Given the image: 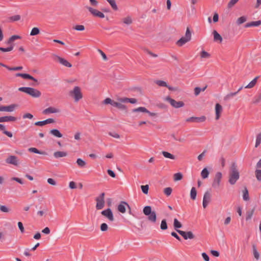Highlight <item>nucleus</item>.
<instances>
[{"mask_svg": "<svg viewBox=\"0 0 261 261\" xmlns=\"http://www.w3.org/2000/svg\"><path fill=\"white\" fill-rule=\"evenodd\" d=\"M68 95L75 102H79L83 98L82 88L78 86H74L73 88L69 91Z\"/></svg>", "mask_w": 261, "mask_h": 261, "instance_id": "nucleus-1", "label": "nucleus"}, {"mask_svg": "<svg viewBox=\"0 0 261 261\" xmlns=\"http://www.w3.org/2000/svg\"><path fill=\"white\" fill-rule=\"evenodd\" d=\"M240 177L239 172L237 169V166L235 163L231 165L229 177V182L233 185H234Z\"/></svg>", "mask_w": 261, "mask_h": 261, "instance_id": "nucleus-2", "label": "nucleus"}, {"mask_svg": "<svg viewBox=\"0 0 261 261\" xmlns=\"http://www.w3.org/2000/svg\"><path fill=\"white\" fill-rule=\"evenodd\" d=\"M143 212L145 216H147L149 221L152 223H155L156 222V214L154 211H152L150 206H146L143 210Z\"/></svg>", "mask_w": 261, "mask_h": 261, "instance_id": "nucleus-3", "label": "nucleus"}, {"mask_svg": "<svg viewBox=\"0 0 261 261\" xmlns=\"http://www.w3.org/2000/svg\"><path fill=\"white\" fill-rule=\"evenodd\" d=\"M18 90L35 98L40 97L41 94L40 91L31 87H20L18 88Z\"/></svg>", "mask_w": 261, "mask_h": 261, "instance_id": "nucleus-4", "label": "nucleus"}, {"mask_svg": "<svg viewBox=\"0 0 261 261\" xmlns=\"http://www.w3.org/2000/svg\"><path fill=\"white\" fill-rule=\"evenodd\" d=\"M191 33L190 29L187 28L185 36L182 37L179 40H178L176 42V44L179 46H182L183 45L191 40Z\"/></svg>", "mask_w": 261, "mask_h": 261, "instance_id": "nucleus-5", "label": "nucleus"}, {"mask_svg": "<svg viewBox=\"0 0 261 261\" xmlns=\"http://www.w3.org/2000/svg\"><path fill=\"white\" fill-rule=\"evenodd\" d=\"M105 193H101L98 196L95 198V201L96 202V208L97 210L102 209L105 206Z\"/></svg>", "mask_w": 261, "mask_h": 261, "instance_id": "nucleus-6", "label": "nucleus"}, {"mask_svg": "<svg viewBox=\"0 0 261 261\" xmlns=\"http://www.w3.org/2000/svg\"><path fill=\"white\" fill-rule=\"evenodd\" d=\"M222 178V174L220 172H218L215 174L212 186L214 189H218L220 187L221 179Z\"/></svg>", "mask_w": 261, "mask_h": 261, "instance_id": "nucleus-7", "label": "nucleus"}, {"mask_svg": "<svg viewBox=\"0 0 261 261\" xmlns=\"http://www.w3.org/2000/svg\"><path fill=\"white\" fill-rule=\"evenodd\" d=\"M165 100L169 102L170 104L175 108H179L184 107L185 105L184 102L182 101H176L169 96L165 97Z\"/></svg>", "mask_w": 261, "mask_h": 261, "instance_id": "nucleus-8", "label": "nucleus"}, {"mask_svg": "<svg viewBox=\"0 0 261 261\" xmlns=\"http://www.w3.org/2000/svg\"><path fill=\"white\" fill-rule=\"evenodd\" d=\"M61 112V110L59 108L50 106L43 110L42 114L43 115H49L51 114H59Z\"/></svg>", "mask_w": 261, "mask_h": 261, "instance_id": "nucleus-9", "label": "nucleus"}, {"mask_svg": "<svg viewBox=\"0 0 261 261\" xmlns=\"http://www.w3.org/2000/svg\"><path fill=\"white\" fill-rule=\"evenodd\" d=\"M86 8L93 16L95 17H97L100 18H103L105 16L103 13L96 9H94L92 7L86 6Z\"/></svg>", "mask_w": 261, "mask_h": 261, "instance_id": "nucleus-10", "label": "nucleus"}, {"mask_svg": "<svg viewBox=\"0 0 261 261\" xmlns=\"http://www.w3.org/2000/svg\"><path fill=\"white\" fill-rule=\"evenodd\" d=\"M6 162L7 164L18 166L20 164V161L18 158L15 155H10L6 159Z\"/></svg>", "mask_w": 261, "mask_h": 261, "instance_id": "nucleus-11", "label": "nucleus"}, {"mask_svg": "<svg viewBox=\"0 0 261 261\" xmlns=\"http://www.w3.org/2000/svg\"><path fill=\"white\" fill-rule=\"evenodd\" d=\"M55 60L58 62L60 64H62V65L65 67L69 68L72 67V64L70 63H69L65 59L62 58L59 56H55Z\"/></svg>", "mask_w": 261, "mask_h": 261, "instance_id": "nucleus-12", "label": "nucleus"}, {"mask_svg": "<svg viewBox=\"0 0 261 261\" xmlns=\"http://www.w3.org/2000/svg\"><path fill=\"white\" fill-rule=\"evenodd\" d=\"M101 214L102 216L108 218L109 221L111 222L114 221L113 214L110 208H107L105 210L102 211L101 212Z\"/></svg>", "mask_w": 261, "mask_h": 261, "instance_id": "nucleus-13", "label": "nucleus"}, {"mask_svg": "<svg viewBox=\"0 0 261 261\" xmlns=\"http://www.w3.org/2000/svg\"><path fill=\"white\" fill-rule=\"evenodd\" d=\"M206 117L204 116L201 117H191L187 118L186 121L187 122H202L205 121Z\"/></svg>", "mask_w": 261, "mask_h": 261, "instance_id": "nucleus-14", "label": "nucleus"}, {"mask_svg": "<svg viewBox=\"0 0 261 261\" xmlns=\"http://www.w3.org/2000/svg\"><path fill=\"white\" fill-rule=\"evenodd\" d=\"M17 107H18V105L17 104H11L9 106H1V112H12Z\"/></svg>", "mask_w": 261, "mask_h": 261, "instance_id": "nucleus-15", "label": "nucleus"}, {"mask_svg": "<svg viewBox=\"0 0 261 261\" xmlns=\"http://www.w3.org/2000/svg\"><path fill=\"white\" fill-rule=\"evenodd\" d=\"M122 99V98H118L117 99V101H114L113 102V107H116L118 108L119 110H125L126 109V107L123 105V103H125V102H122L121 101V99Z\"/></svg>", "mask_w": 261, "mask_h": 261, "instance_id": "nucleus-16", "label": "nucleus"}, {"mask_svg": "<svg viewBox=\"0 0 261 261\" xmlns=\"http://www.w3.org/2000/svg\"><path fill=\"white\" fill-rule=\"evenodd\" d=\"M211 193L208 191L205 192L204 194L202 201V205L204 208H206L208 205V203L211 201Z\"/></svg>", "mask_w": 261, "mask_h": 261, "instance_id": "nucleus-17", "label": "nucleus"}, {"mask_svg": "<svg viewBox=\"0 0 261 261\" xmlns=\"http://www.w3.org/2000/svg\"><path fill=\"white\" fill-rule=\"evenodd\" d=\"M177 232L180 234L185 240L193 239L194 238V235L191 231L186 232L182 230H177Z\"/></svg>", "mask_w": 261, "mask_h": 261, "instance_id": "nucleus-18", "label": "nucleus"}, {"mask_svg": "<svg viewBox=\"0 0 261 261\" xmlns=\"http://www.w3.org/2000/svg\"><path fill=\"white\" fill-rule=\"evenodd\" d=\"M215 111L216 114L215 119L216 120H218L220 118L223 111L222 107L219 103H216L215 105Z\"/></svg>", "mask_w": 261, "mask_h": 261, "instance_id": "nucleus-19", "label": "nucleus"}, {"mask_svg": "<svg viewBox=\"0 0 261 261\" xmlns=\"http://www.w3.org/2000/svg\"><path fill=\"white\" fill-rule=\"evenodd\" d=\"M16 76H20L24 79H29L32 80L35 82H37V80L35 79L33 76L27 73H18L15 74Z\"/></svg>", "mask_w": 261, "mask_h": 261, "instance_id": "nucleus-20", "label": "nucleus"}, {"mask_svg": "<svg viewBox=\"0 0 261 261\" xmlns=\"http://www.w3.org/2000/svg\"><path fill=\"white\" fill-rule=\"evenodd\" d=\"M126 206L129 208V205L125 202H121L118 206V210L121 213H125L126 212Z\"/></svg>", "mask_w": 261, "mask_h": 261, "instance_id": "nucleus-21", "label": "nucleus"}, {"mask_svg": "<svg viewBox=\"0 0 261 261\" xmlns=\"http://www.w3.org/2000/svg\"><path fill=\"white\" fill-rule=\"evenodd\" d=\"M122 22L126 25H129L133 23V20L132 17L130 15H127L121 19Z\"/></svg>", "mask_w": 261, "mask_h": 261, "instance_id": "nucleus-22", "label": "nucleus"}, {"mask_svg": "<svg viewBox=\"0 0 261 261\" xmlns=\"http://www.w3.org/2000/svg\"><path fill=\"white\" fill-rule=\"evenodd\" d=\"M214 35V41L219 43H221L222 41V37L216 31L214 30L213 32Z\"/></svg>", "mask_w": 261, "mask_h": 261, "instance_id": "nucleus-23", "label": "nucleus"}, {"mask_svg": "<svg viewBox=\"0 0 261 261\" xmlns=\"http://www.w3.org/2000/svg\"><path fill=\"white\" fill-rule=\"evenodd\" d=\"M259 78V76L255 77L254 79H253L248 85L244 87L246 89H251L253 88L257 84V80Z\"/></svg>", "mask_w": 261, "mask_h": 261, "instance_id": "nucleus-24", "label": "nucleus"}, {"mask_svg": "<svg viewBox=\"0 0 261 261\" xmlns=\"http://www.w3.org/2000/svg\"><path fill=\"white\" fill-rule=\"evenodd\" d=\"M67 155V153L65 151H58L54 153V156L56 159L65 157Z\"/></svg>", "mask_w": 261, "mask_h": 261, "instance_id": "nucleus-25", "label": "nucleus"}, {"mask_svg": "<svg viewBox=\"0 0 261 261\" xmlns=\"http://www.w3.org/2000/svg\"><path fill=\"white\" fill-rule=\"evenodd\" d=\"M49 133L53 136L57 138H61L63 136L62 134L57 129H51L49 132Z\"/></svg>", "mask_w": 261, "mask_h": 261, "instance_id": "nucleus-26", "label": "nucleus"}, {"mask_svg": "<svg viewBox=\"0 0 261 261\" xmlns=\"http://www.w3.org/2000/svg\"><path fill=\"white\" fill-rule=\"evenodd\" d=\"M261 24V20H257L255 21H252L247 23L245 24L246 28L252 27H258Z\"/></svg>", "mask_w": 261, "mask_h": 261, "instance_id": "nucleus-27", "label": "nucleus"}, {"mask_svg": "<svg viewBox=\"0 0 261 261\" xmlns=\"http://www.w3.org/2000/svg\"><path fill=\"white\" fill-rule=\"evenodd\" d=\"M254 211H255V208H253L251 210H249L247 211L246 216V220L247 221L250 220L252 218V217L254 214Z\"/></svg>", "mask_w": 261, "mask_h": 261, "instance_id": "nucleus-28", "label": "nucleus"}, {"mask_svg": "<svg viewBox=\"0 0 261 261\" xmlns=\"http://www.w3.org/2000/svg\"><path fill=\"white\" fill-rule=\"evenodd\" d=\"M0 130L3 131V133L10 138H12L13 136L12 133L10 132H8L6 129L5 126L4 124H0Z\"/></svg>", "mask_w": 261, "mask_h": 261, "instance_id": "nucleus-29", "label": "nucleus"}, {"mask_svg": "<svg viewBox=\"0 0 261 261\" xmlns=\"http://www.w3.org/2000/svg\"><path fill=\"white\" fill-rule=\"evenodd\" d=\"M17 120L15 117L12 116H4V122H15Z\"/></svg>", "mask_w": 261, "mask_h": 261, "instance_id": "nucleus-30", "label": "nucleus"}, {"mask_svg": "<svg viewBox=\"0 0 261 261\" xmlns=\"http://www.w3.org/2000/svg\"><path fill=\"white\" fill-rule=\"evenodd\" d=\"M133 112H143V113H149V111L145 107H140L136 109H134L132 110Z\"/></svg>", "mask_w": 261, "mask_h": 261, "instance_id": "nucleus-31", "label": "nucleus"}, {"mask_svg": "<svg viewBox=\"0 0 261 261\" xmlns=\"http://www.w3.org/2000/svg\"><path fill=\"white\" fill-rule=\"evenodd\" d=\"M162 154L166 158L170 159L171 160L175 159V157L174 155H173L172 154H171L167 151H163L162 152Z\"/></svg>", "mask_w": 261, "mask_h": 261, "instance_id": "nucleus-32", "label": "nucleus"}, {"mask_svg": "<svg viewBox=\"0 0 261 261\" xmlns=\"http://www.w3.org/2000/svg\"><path fill=\"white\" fill-rule=\"evenodd\" d=\"M107 1L109 3L112 8L114 11H117L118 8V6L116 4L115 0H107Z\"/></svg>", "mask_w": 261, "mask_h": 261, "instance_id": "nucleus-33", "label": "nucleus"}, {"mask_svg": "<svg viewBox=\"0 0 261 261\" xmlns=\"http://www.w3.org/2000/svg\"><path fill=\"white\" fill-rule=\"evenodd\" d=\"M173 226L174 229L177 231V230H179L178 228H180L182 227V224L176 218H175L174 219Z\"/></svg>", "mask_w": 261, "mask_h": 261, "instance_id": "nucleus-34", "label": "nucleus"}, {"mask_svg": "<svg viewBox=\"0 0 261 261\" xmlns=\"http://www.w3.org/2000/svg\"><path fill=\"white\" fill-rule=\"evenodd\" d=\"M243 198L245 201H248L249 200L248 191L246 188H245L243 190Z\"/></svg>", "mask_w": 261, "mask_h": 261, "instance_id": "nucleus-35", "label": "nucleus"}, {"mask_svg": "<svg viewBox=\"0 0 261 261\" xmlns=\"http://www.w3.org/2000/svg\"><path fill=\"white\" fill-rule=\"evenodd\" d=\"M28 150H29V151H30L31 152H33V153H38V154H46L45 152L41 151L35 147L29 148Z\"/></svg>", "mask_w": 261, "mask_h": 261, "instance_id": "nucleus-36", "label": "nucleus"}, {"mask_svg": "<svg viewBox=\"0 0 261 261\" xmlns=\"http://www.w3.org/2000/svg\"><path fill=\"white\" fill-rule=\"evenodd\" d=\"M121 101L122 102H130L131 103H136L137 102V100L135 98H128L127 97H122V99H121Z\"/></svg>", "mask_w": 261, "mask_h": 261, "instance_id": "nucleus-37", "label": "nucleus"}, {"mask_svg": "<svg viewBox=\"0 0 261 261\" xmlns=\"http://www.w3.org/2000/svg\"><path fill=\"white\" fill-rule=\"evenodd\" d=\"M76 163L79 167L81 168H85L86 166V162L80 158L77 159Z\"/></svg>", "mask_w": 261, "mask_h": 261, "instance_id": "nucleus-38", "label": "nucleus"}, {"mask_svg": "<svg viewBox=\"0 0 261 261\" xmlns=\"http://www.w3.org/2000/svg\"><path fill=\"white\" fill-rule=\"evenodd\" d=\"M200 57L203 59H208L211 56L210 54H209L208 52H207L204 50H202L200 52Z\"/></svg>", "mask_w": 261, "mask_h": 261, "instance_id": "nucleus-39", "label": "nucleus"}, {"mask_svg": "<svg viewBox=\"0 0 261 261\" xmlns=\"http://www.w3.org/2000/svg\"><path fill=\"white\" fill-rule=\"evenodd\" d=\"M197 195V191L195 188H192L190 191V197L192 200H195Z\"/></svg>", "mask_w": 261, "mask_h": 261, "instance_id": "nucleus-40", "label": "nucleus"}, {"mask_svg": "<svg viewBox=\"0 0 261 261\" xmlns=\"http://www.w3.org/2000/svg\"><path fill=\"white\" fill-rule=\"evenodd\" d=\"M209 173V171L207 168H205L202 170L201 172V176L203 178L205 179L208 177Z\"/></svg>", "mask_w": 261, "mask_h": 261, "instance_id": "nucleus-41", "label": "nucleus"}, {"mask_svg": "<svg viewBox=\"0 0 261 261\" xmlns=\"http://www.w3.org/2000/svg\"><path fill=\"white\" fill-rule=\"evenodd\" d=\"M40 33V30L37 27L33 28L30 33L31 36H35L38 35Z\"/></svg>", "mask_w": 261, "mask_h": 261, "instance_id": "nucleus-42", "label": "nucleus"}, {"mask_svg": "<svg viewBox=\"0 0 261 261\" xmlns=\"http://www.w3.org/2000/svg\"><path fill=\"white\" fill-rule=\"evenodd\" d=\"M21 38V37L18 35H13L11 36L8 40L7 43L9 44H11L12 42H13L14 40L16 39H19Z\"/></svg>", "mask_w": 261, "mask_h": 261, "instance_id": "nucleus-43", "label": "nucleus"}, {"mask_svg": "<svg viewBox=\"0 0 261 261\" xmlns=\"http://www.w3.org/2000/svg\"><path fill=\"white\" fill-rule=\"evenodd\" d=\"M261 143V136L259 134H257L256 137L255 147L257 148Z\"/></svg>", "mask_w": 261, "mask_h": 261, "instance_id": "nucleus-44", "label": "nucleus"}, {"mask_svg": "<svg viewBox=\"0 0 261 261\" xmlns=\"http://www.w3.org/2000/svg\"><path fill=\"white\" fill-rule=\"evenodd\" d=\"M247 20V18L246 16H241L240 17H239V18H238L237 20V23L238 24L240 25V24H241L242 23H243L244 22H245Z\"/></svg>", "mask_w": 261, "mask_h": 261, "instance_id": "nucleus-45", "label": "nucleus"}, {"mask_svg": "<svg viewBox=\"0 0 261 261\" xmlns=\"http://www.w3.org/2000/svg\"><path fill=\"white\" fill-rule=\"evenodd\" d=\"M20 16L19 15H16L10 17L9 19L10 22L16 21L20 19Z\"/></svg>", "mask_w": 261, "mask_h": 261, "instance_id": "nucleus-46", "label": "nucleus"}, {"mask_svg": "<svg viewBox=\"0 0 261 261\" xmlns=\"http://www.w3.org/2000/svg\"><path fill=\"white\" fill-rule=\"evenodd\" d=\"M167 228L168 227L166 220L165 219L162 220L161 223V229L162 230H166Z\"/></svg>", "mask_w": 261, "mask_h": 261, "instance_id": "nucleus-47", "label": "nucleus"}, {"mask_svg": "<svg viewBox=\"0 0 261 261\" xmlns=\"http://www.w3.org/2000/svg\"><path fill=\"white\" fill-rule=\"evenodd\" d=\"M155 83L160 87H168V85L166 82L163 81L158 80L156 81Z\"/></svg>", "mask_w": 261, "mask_h": 261, "instance_id": "nucleus-48", "label": "nucleus"}, {"mask_svg": "<svg viewBox=\"0 0 261 261\" xmlns=\"http://www.w3.org/2000/svg\"><path fill=\"white\" fill-rule=\"evenodd\" d=\"M0 211L4 213H9L10 209L6 205H0Z\"/></svg>", "mask_w": 261, "mask_h": 261, "instance_id": "nucleus-49", "label": "nucleus"}, {"mask_svg": "<svg viewBox=\"0 0 261 261\" xmlns=\"http://www.w3.org/2000/svg\"><path fill=\"white\" fill-rule=\"evenodd\" d=\"M182 178V175L181 173H176L174 174V180L175 181L180 180Z\"/></svg>", "mask_w": 261, "mask_h": 261, "instance_id": "nucleus-50", "label": "nucleus"}, {"mask_svg": "<svg viewBox=\"0 0 261 261\" xmlns=\"http://www.w3.org/2000/svg\"><path fill=\"white\" fill-rule=\"evenodd\" d=\"M73 29L76 31H83L85 30V28L83 25H76L73 27Z\"/></svg>", "mask_w": 261, "mask_h": 261, "instance_id": "nucleus-51", "label": "nucleus"}, {"mask_svg": "<svg viewBox=\"0 0 261 261\" xmlns=\"http://www.w3.org/2000/svg\"><path fill=\"white\" fill-rule=\"evenodd\" d=\"M255 174L257 179L261 181V170L256 169L255 171Z\"/></svg>", "mask_w": 261, "mask_h": 261, "instance_id": "nucleus-52", "label": "nucleus"}, {"mask_svg": "<svg viewBox=\"0 0 261 261\" xmlns=\"http://www.w3.org/2000/svg\"><path fill=\"white\" fill-rule=\"evenodd\" d=\"M261 100V92L256 96H255L253 101V103L254 104L258 103Z\"/></svg>", "mask_w": 261, "mask_h": 261, "instance_id": "nucleus-53", "label": "nucleus"}, {"mask_svg": "<svg viewBox=\"0 0 261 261\" xmlns=\"http://www.w3.org/2000/svg\"><path fill=\"white\" fill-rule=\"evenodd\" d=\"M141 190L144 194H148V190H149L148 185H146L145 186H141Z\"/></svg>", "mask_w": 261, "mask_h": 261, "instance_id": "nucleus-54", "label": "nucleus"}, {"mask_svg": "<svg viewBox=\"0 0 261 261\" xmlns=\"http://www.w3.org/2000/svg\"><path fill=\"white\" fill-rule=\"evenodd\" d=\"M13 49V45H11L10 46L7 47V48H3L0 47V51H3V52H8L12 50Z\"/></svg>", "mask_w": 261, "mask_h": 261, "instance_id": "nucleus-55", "label": "nucleus"}, {"mask_svg": "<svg viewBox=\"0 0 261 261\" xmlns=\"http://www.w3.org/2000/svg\"><path fill=\"white\" fill-rule=\"evenodd\" d=\"M237 94H238V92H237L230 93L225 96L224 99L228 100L229 98L236 96Z\"/></svg>", "mask_w": 261, "mask_h": 261, "instance_id": "nucleus-56", "label": "nucleus"}, {"mask_svg": "<svg viewBox=\"0 0 261 261\" xmlns=\"http://www.w3.org/2000/svg\"><path fill=\"white\" fill-rule=\"evenodd\" d=\"M114 100L111 99L110 98H107L103 101V103L106 105L110 104L112 106H113V102Z\"/></svg>", "mask_w": 261, "mask_h": 261, "instance_id": "nucleus-57", "label": "nucleus"}, {"mask_svg": "<svg viewBox=\"0 0 261 261\" xmlns=\"http://www.w3.org/2000/svg\"><path fill=\"white\" fill-rule=\"evenodd\" d=\"M172 189L171 188H166L165 189H164V192L165 193V195H166L167 196H169L171 195V193H172Z\"/></svg>", "mask_w": 261, "mask_h": 261, "instance_id": "nucleus-58", "label": "nucleus"}, {"mask_svg": "<svg viewBox=\"0 0 261 261\" xmlns=\"http://www.w3.org/2000/svg\"><path fill=\"white\" fill-rule=\"evenodd\" d=\"M108 226L106 223H103L100 225V230L102 231H107L108 230Z\"/></svg>", "mask_w": 261, "mask_h": 261, "instance_id": "nucleus-59", "label": "nucleus"}, {"mask_svg": "<svg viewBox=\"0 0 261 261\" xmlns=\"http://www.w3.org/2000/svg\"><path fill=\"white\" fill-rule=\"evenodd\" d=\"M109 135L110 136L116 139H119L120 137V135L118 133L115 132H109Z\"/></svg>", "mask_w": 261, "mask_h": 261, "instance_id": "nucleus-60", "label": "nucleus"}, {"mask_svg": "<svg viewBox=\"0 0 261 261\" xmlns=\"http://www.w3.org/2000/svg\"><path fill=\"white\" fill-rule=\"evenodd\" d=\"M239 0H231L228 4V8H231L232 6H233L238 2Z\"/></svg>", "mask_w": 261, "mask_h": 261, "instance_id": "nucleus-61", "label": "nucleus"}, {"mask_svg": "<svg viewBox=\"0 0 261 261\" xmlns=\"http://www.w3.org/2000/svg\"><path fill=\"white\" fill-rule=\"evenodd\" d=\"M253 255H254V257L256 259H258L259 258V254L257 252L256 249L255 247H254V248H253Z\"/></svg>", "mask_w": 261, "mask_h": 261, "instance_id": "nucleus-62", "label": "nucleus"}, {"mask_svg": "<svg viewBox=\"0 0 261 261\" xmlns=\"http://www.w3.org/2000/svg\"><path fill=\"white\" fill-rule=\"evenodd\" d=\"M81 137V133L80 132H76L74 135V138L76 140H80Z\"/></svg>", "mask_w": 261, "mask_h": 261, "instance_id": "nucleus-63", "label": "nucleus"}, {"mask_svg": "<svg viewBox=\"0 0 261 261\" xmlns=\"http://www.w3.org/2000/svg\"><path fill=\"white\" fill-rule=\"evenodd\" d=\"M89 2L93 7H96L98 4V2L96 0H89Z\"/></svg>", "mask_w": 261, "mask_h": 261, "instance_id": "nucleus-64", "label": "nucleus"}]
</instances>
